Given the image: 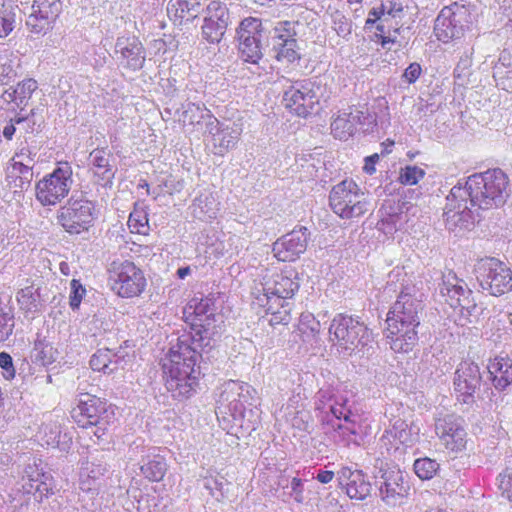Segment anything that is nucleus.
<instances>
[{
    "mask_svg": "<svg viewBox=\"0 0 512 512\" xmlns=\"http://www.w3.org/2000/svg\"><path fill=\"white\" fill-rule=\"evenodd\" d=\"M282 103L292 114L307 118L320 109L323 86L312 79L292 80L283 77Z\"/></svg>",
    "mask_w": 512,
    "mask_h": 512,
    "instance_id": "obj_5",
    "label": "nucleus"
},
{
    "mask_svg": "<svg viewBox=\"0 0 512 512\" xmlns=\"http://www.w3.org/2000/svg\"><path fill=\"white\" fill-rule=\"evenodd\" d=\"M474 273L479 286L492 296H501L512 290V271L500 260L493 257L480 259Z\"/></svg>",
    "mask_w": 512,
    "mask_h": 512,
    "instance_id": "obj_11",
    "label": "nucleus"
},
{
    "mask_svg": "<svg viewBox=\"0 0 512 512\" xmlns=\"http://www.w3.org/2000/svg\"><path fill=\"white\" fill-rule=\"evenodd\" d=\"M17 6H4L0 10V38L7 37L15 28Z\"/></svg>",
    "mask_w": 512,
    "mask_h": 512,
    "instance_id": "obj_54",
    "label": "nucleus"
},
{
    "mask_svg": "<svg viewBox=\"0 0 512 512\" xmlns=\"http://www.w3.org/2000/svg\"><path fill=\"white\" fill-rule=\"evenodd\" d=\"M62 11L61 0H34L26 26L33 34H46Z\"/></svg>",
    "mask_w": 512,
    "mask_h": 512,
    "instance_id": "obj_25",
    "label": "nucleus"
},
{
    "mask_svg": "<svg viewBox=\"0 0 512 512\" xmlns=\"http://www.w3.org/2000/svg\"><path fill=\"white\" fill-rule=\"evenodd\" d=\"M416 475L422 480L432 479L440 468L439 463L429 457L416 459L413 465Z\"/></svg>",
    "mask_w": 512,
    "mask_h": 512,
    "instance_id": "obj_53",
    "label": "nucleus"
},
{
    "mask_svg": "<svg viewBox=\"0 0 512 512\" xmlns=\"http://www.w3.org/2000/svg\"><path fill=\"white\" fill-rule=\"evenodd\" d=\"M401 292L396 302L388 312L386 322L388 326L395 328L402 324L406 327H418L420 324L419 313L423 309L422 301L412 295L401 284Z\"/></svg>",
    "mask_w": 512,
    "mask_h": 512,
    "instance_id": "obj_20",
    "label": "nucleus"
},
{
    "mask_svg": "<svg viewBox=\"0 0 512 512\" xmlns=\"http://www.w3.org/2000/svg\"><path fill=\"white\" fill-rule=\"evenodd\" d=\"M205 132L212 137L214 154L224 155L236 146L242 128L235 122H220L215 118L206 123Z\"/></svg>",
    "mask_w": 512,
    "mask_h": 512,
    "instance_id": "obj_26",
    "label": "nucleus"
},
{
    "mask_svg": "<svg viewBox=\"0 0 512 512\" xmlns=\"http://www.w3.org/2000/svg\"><path fill=\"white\" fill-rule=\"evenodd\" d=\"M20 309L25 313L36 314L42 311L45 300L39 286L30 285L20 289L16 295Z\"/></svg>",
    "mask_w": 512,
    "mask_h": 512,
    "instance_id": "obj_40",
    "label": "nucleus"
},
{
    "mask_svg": "<svg viewBox=\"0 0 512 512\" xmlns=\"http://www.w3.org/2000/svg\"><path fill=\"white\" fill-rule=\"evenodd\" d=\"M115 53L120 54L119 65L126 69L137 71L142 69L145 63V49L135 36L118 37L115 43Z\"/></svg>",
    "mask_w": 512,
    "mask_h": 512,
    "instance_id": "obj_30",
    "label": "nucleus"
},
{
    "mask_svg": "<svg viewBox=\"0 0 512 512\" xmlns=\"http://www.w3.org/2000/svg\"><path fill=\"white\" fill-rule=\"evenodd\" d=\"M375 486L379 491V497L392 506L405 497L410 488L401 470L395 467L380 469L375 475Z\"/></svg>",
    "mask_w": 512,
    "mask_h": 512,
    "instance_id": "obj_23",
    "label": "nucleus"
},
{
    "mask_svg": "<svg viewBox=\"0 0 512 512\" xmlns=\"http://www.w3.org/2000/svg\"><path fill=\"white\" fill-rule=\"evenodd\" d=\"M329 204L335 214L342 219H352L369 211V196L352 179H345L335 186L329 194Z\"/></svg>",
    "mask_w": 512,
    "mask_h": 512,
    "instance_id": "obj_8",
    "label": "nucleus"
},
{
    "mask_svg": "<svg viewBox=\"0 0 512 512\" xmlns=\"http://www.w3.org/2000/svg\"><path fill=\"white\" fill-rule=\"evenodd\" d=\"M229 10L219 1H211L204 10L203 24L201 26L202 39L210 44H218L230 24Z\"/></svg>",
    "mask_w": 512,
    "mask_h": 512,
    "instance_id": "obj_22",
    "label": "nucleus"
},
{
    "mask_svg": "<svg viewBox=\"0 0 512 512\" xmlns=\"http://www.w3.org/2000/svg\"><path fill=\"white\" fill-rule=\"evenodd\" d=\"M28 160L25 162L24 159L16 160L11 159V164L7 169L6 180L9 186L14 190V193H23L27 191L32 184L34 172H33V158L27 155Z\"/></svg>",
    "mask_w": 512,
    "mask_h": 512,
    "instance_id": "obj_31",
    "label": "nucleus"
},
{
    "mask_svg": "<svg viewBox=\"0 0 512 512\" xmlns=\"http://www.w3.org/2000/svg\"><path fill=\"white\" fill-rule=\"evenodd\" d=\"M298 22L283 21L270 28L267 44L277 61L292 64L301 59L300 48L296 39Z\"/></svg>",
    "mask_w": 512,
    "mask_h": 512,
    "instance_id": "obj_15",
    "label": "nucleus"
},
{
    "mask_svg": "<svg viewBox=\"0 0 512 512\" xmlns=\"http://www.w3.org/2000/svg\"><path fill=\"white\" fill-rule=\"evenodd\" d=\"M79 488L84 492L95 494L99 489V480L82 475L81 470Z\"/></svg>",
    "mask_w": 512,
    "mask_h": 512,
    "instance_id": "obj_64",
    "label": "nucleus"
},
{
    "mask_svg": "<svg viewBox=\"0 0 512 512\" xmlns=\"http://www.w3.org/2000/svg\"><path fill=\"white\" fill-rule=\"evenodd\" d=\"M270 28L263 25L258 18H245L236 30L238 49L244 61L258 63L264 52L269 49L267 34Z\"/></svg>",
    "mask_w": 512,
    "mask_h": 512,
    "instance_id": "obj_10",
    "label": "nucleus"
},
{
    "mask_svg": "<svg viewBox=\"0 0 512 512\" xmlns=\"http://www.w3.org/2000/svg\"><path fill=\"white\" fill-rule=\"evenodd\" d=\"M360 116L352 112L340 113L331 123L333 135L340 140H347L356 131Z\"/></svg>",
    "mask_w": 512,
    "mask_h": 512,
    "instance_id": "obj_43",
    "label": "nucleus"
},
{
    "mask_svg": "<svg viewBox=\"0 0 512 512\" xmlns=\"http://www.w3.org/2000/svg\"><path fill=\"white\" fill-rule=\"evenodd\" d=\"M419 432L418 427L409 425L405 420L399 418L394 421L391 429L386 431L384 437L389 438L388 436H390L405 446H412L418 441Z\"/></svg>",
    "mask_w": 512,
    "mask_h": 512,
    "instance_id": "obj_41",
    "label": "nucleus"
},
{
    "mask_svg": "<svg viewBox=\"0 0 512 512\" xmlns=\"http://www.w3.org/2000/svg\"><path fill=\"white\" fill-rule=\"evenodd\" d=\"M108 280L111 290L122 298L139 296L146 287L142 270L129 260L112 261Z\"/></svg>",
    "mask_w": 512,
    "mask_h": 512,
    "instance_id": "obj_12",
    "label": "nucleus"
},
{
    "mask_svg": "<svg viewBox=\"0 0 512 512\" xmlns=\"http://www.w3.org/2000/svg\"><path fill=\"white\" fill-rule=\"evenodd\" d=\"M110 158L111 154L103 148L94 149L89 155L93 175L102 186L111 185L115 177L116 170L110 164Z\"/></svg>",
    "mask_w": 512,
    "mask_h": 512,
    "instance_id": "obj_35",
    "label": "nucleus"
},
{
    "mask_svg": "<svg viewBox=\"0 0 512 512\" xmlns=\"http://www.w3.org/2000/svg\"><path fill=\"white\" fill-rule=\"evenodd\" d=\"M190 210L194 218L205 222L211 221L217 216L219 202L212 192L204 190L193 200Z\"/></svg>",
    "mask_w": 512,
    "mask_h": 512,
    "instance_id": "obj_38",
    "label": "nucleus"
},
{
    "mask_svg": "<svg viewBox=\"0 0 512 512\" xmlns=\"http://www.w3.org/2000/svg\"><path fill=\"white\" fill-rule=\"evenodd\" d=\"M95 218V204L83 198H70L57 212L58 223L67 233L75 235L88 231Z\"/></svg>",
    "mask_w": 512,
    "mask_h": 512,
    "instance_id": "obj_16",
    "label": "nucleus"
},
{
    "mask_svg": "<svg viewBox=\"0 0 512 512\" xmlns=\"http://www.w3.org/2000/svg\"><path fill=\"white\" fill-rule=\"evenodd\" d=\"M472 55L473 49H467L463 52V55L460 57L455 69H454V77L455 78H463L468 76L469 70L472 66Z\"/></svg>",
    "mask_w": 512,
    "mask_h": 512,
    "instance_id": "obj_59",
    "label": "nucleus"
},
{
    "mask_svg": "<svg viewBox=\"0 0 512 512\" xmlns=\"http://www.w3.org/2000/svg\"><path fill=\"white\" fill-rule=\"evenodd\" d=\"M510 192L509 178L500 168L475 173L466 179L464 185L458 183L454 186L456 197H466L472 207L480 209L504 205Z\"/></svg>",
    "mask_w": 512,
    "mask_h": 512,
    "instance_id": "obj_3",
    "label": "nucleus"
},
{
    "mask_svg": "<svg viewBox=\"0 0 512 512\" xmlns=\"http://www.w3.org/2000/svg\"><path fill=\"white\" fill-rule=\"evenodd\" d=\"M22 490L24 494H30L36 502H42L44 498L54 494L56 485L51 474L39 469L36 465H28L23 476Z\"/></svg>",
    "mask_w": 512,
    "mask_h": 512,
    "instance_id": "obj_28",
    "label": "nucleus"
},
{
    "mask_svg": "<svg viewBox=\"0 0 512 512\" xmlns=\"http://www.w3.org/2000/svg\"><path fill=\"white\" fill-rule=\"evenodd\" d=\"M498 488L503 497L512 501V467L504 469L497 477Z\"/></svg>",
    "mask_w": 512,
    "mask_h": 512,
    "instance_id": "obj_57",
    "label": "nucleus"
},
{
    "mask_svg": "<svg viewBox=\"0 0 512 512\" xmlns=\"http://www.w3.org/2000/svg\"><path fill=\"white\" fill-rule=\"evenodd\" d=\"M425 176V171L418 166L407 165L401 168L399 181L403 185H416Z\"/></svg>",
    "mask_w": 512,
    "mask_h": 512,
    "instance_id": "obj_56",
    "label": "nucleus"
},
{
    "mask_svg": "<svg viewBox=\"0 0 512 512\" xmlns=\"http://www.w3.org/2000/svg\"><path fill=\"white\" fill-rule=\"evenodd\" d=\"M329 333L338 351L350 356L360 348H364L373 341L372 331L351 315H336L330 326Z\"/></svg>",
    "mask_w": 512,
    "mask_h": 512,
    "instance_id": "obj_6",
    "label": "nucleus"
},
{
    "mask_svg": "<svg viewBox=\"0 0 512 512\" xmlns=\"http://www.w3.org/2000/svg\"><path fill=\"white\" fill-rule=\"evenodd\" d=\"M339 486L351 499L364 500L371 493V483L362 470L344 466L337 472Z\"/></svg>",
    "mask_w": 512,
    "mask_h": 512,
    "instance_id": "obj_29",
    "label": "nucleus"
},
{
    "mask_svg": "<svg viewBox=\"0 0 512 512\" xmlns=\"http://www.w3.org/2000/svg\"><path fill=\"white\" fill-rule=\"evenodd\" d=\"M439 292L450 307L459 309L460 320H464L461 325L477 322L484 311V308L476 303L473 292L466 282L459 279L453 271L443 275Z\"/></svg>",
    "mask_w": 512,
    "mask_h": 512,
    "instance_id": "obj_7",
    "label": "nucleus"
},
{
    "mask_svg": "<svg viewBox=\"0 0 512 512\" xmlns=\"http://www.w3.org/2000/svg\"><path fill=\"white\" fill-rule=\"evenodd\" d=\"M321 324L312 313H302L299 318L298 330L305 342L316 341Z\"/></svg>",
    "mask_w": 512,
    "mask_h": 512,
    "instance_id": "obj_50",
    "label": "nucleus"
},
{
    "mask_svg": "<svg viewBox=\"0 0 512 512\" xmlns=\"http://www.w3.org/2000/svg\"><path fill=\"white\" fill-rule=\"evenodd\" d=\"M216 117L204 104L188 102L182 105V112L179 120L184 124L198 125L202 121L211 122Z\"/></svg>",
    "mask_w": 512,
    "mask_h": 512,
    "instance_id": "obj_44",
    "label": "nucleus"
},
{
    "mask_svg": "<svg viewBox=\"0 0 512 512\" xmlns=\"http://www.w3.org/2000/svg\"><path fill=\"white\" fill-rule=\"evenodd\" d=\"M298 22L283 21L270 28L267 44L277 61L292 64L301 59L300 48L296 39Z\"/></svg>",
    "mask_w": 512,
    "mask_h": 512,
    "instance_id": "obj_14",
    "label": "nucleus"
},
{
    "mask_svg": "<svg viewBox=\"0 0 512 512\" xmlns=\"http://www.w3.org/2000/svg\"><path fill=\"white\" fill-rule=\"evenodd\" d=\"M0 367L3 370V376L7 380L15 377V367L11 355L7 352H0Z\"/></svg>",
    "mask_w": 512,
    "mask_h": 512,
    "instance_id": "obj_61",
    "label": "nucleus"
},
{
    "mask_svg": "<svg viewBox=\"0 0 512 512\" xmlns=\"http://www.w3.org/2000/svg\"><path fill=\"white\" fill-rule=\"evenodd\" d=\"M226 479L220 474L205 476L202 480L203 487L216 500L220 501L226 494Z\"/></svg>",
    "mask_w": 512,
    "mask_h": 512,
    "instance_id": "obj_52",
    "label": "nucleus"
},
{
    "mask_svg": "<svg viewBox=\"0 0 512 512\" xmlns=\"http://www.w3.org/2000/svg\"><path fill=\"white\" fill-rule=\"evenodd\" d=\"M37 89L38 83L35 79H24L16 87H10L2 92L0 95V106L12 105V110L19 108L22 111L28 105L29 100Z\"/></svg>",
    "mask_w": 512,
    "mask_h": 512,
    "instance_id": "obj_33",
    "label": "nucleus"
},
{
    "mask_svg": "<svg viewBox=\"0 0 512 512\" xmlns=\"http://www.w3.org/2000/svg\"><path fill=\"white\" fill-rule=\"evenodd\" d=\"M279 487L283 489V494L294 499L297 503H303L304 497V482L298 477L281 476L278 481Z\"/></svg>",
    "mask_w": 512,
    "mask_h": 512,
    "instance_id": "obj_51",
    "label": "nucleus"
},
{
    "mask_svg": "<svg viewBox=\"0 0 512 512\" xmlns=\"http://www.w3.org/2000/svg\"><path fill=\"white\" fill-rule=\"evenodd\" d=\"M220 305L213 294L200 299L193 298L183 311L184 319L190 331L182 335L190 336V347L197 349L212 348L224 332L223 316L218 312Z\"/></svg>",
    "mask_w": 512,
    "mask_h": 512,
    "instance_id": "obj_2",
    "label": "nucleus"
},
{
    "mask_svg": "<svg viewBox=\"0 0 512 512\" xmlns=\"http://www.w3.org/2000/svg\"><path fill=\"white\" fill-rule=\"evenodd\" d=\"M482 376L480 368L473 362H461L454 377V389L458 401L472 405L475 402V392L480 388Z\"/></svg>",
    "mask_w": 512,
    "mask_h": 512,
    "instance_id": "obj_24",
    "label": "nucleus"
},
{
    "mask_svg": "<svg viewBox=\"0 0 512 512\" xmlns=\"http://www.w3.org/2000/svg\"><path fill=\"white\" fill-rule=\"evenodd\" d=\"M30 357L32 362L41 366H48L56 361L57 350L45 338L38 336L34 342Z\"/></svg>",
    "mask_w": 512,
    "mask_h": 512,
    "instance_id": "obj_47",
    "label": "nucleus"
},
{
    "mask_svg": "<svg viewBox=\"0 0 512 512\" xmlns=\"http://www.w3.org/2000/svg\"><path fill=\"white\" fill-rule=\"evenodd\" d=\"M417 327H406L400 324L395 328L387 327L386 337L389 340L391 349L397 353H408L418 343Z\"/></svg>",
    "mask_w": 512,
    "mask_h": 512,
    "instance_id": "obj_34",
    "label": "nucleus"
},
{
    "mask_svg": "<svg viewBox=\"0 0 512 512\" xmlns=\"http://www.w3.org/2000/svg\"><path fill=\"white\" fill-rule=\"evenodd\" d=\"M72 167L68 162H61L58 166L35 185L36 199L43 206H52L65 198L71 190Z\"/></svg>",
    "mask_w": 512,
    "mask_h": 512,
    "instance_id": "obj_13",
    "label": "nucleus"
},
{
    "mask_svg": "<svg viewBox=\"0 0 512 512\" xmlns=\"http://www.w3.org/2000/svg\"><path fill=\"white\" fill-rule=\"evenodd\" d=\"M434 430L440 444L449 452L466 449L467 432L464 419L455 413L438 412L434 416Z\"/></svg>",
    "mask_w": 512,
    "mask_h": 512,
    "instance_id": "obj_17",
    "label": "nucleus"
},
{
    "mask_svg": "<svg viewBox=\"0 0 512 512\" xmlns=\"http://www.w3.org/2000/svg\"><path fill=\"white\" fill-rule=\"evenodd\" d=\"M129 226L133 228L139 234H146V228H148V219L144 215L140 217L137 213H131L128 220Z\"/></svg>",
    "mask_w": 512,
    "mask_h": 512,
    "instance_id": "obj_63",
    "label": "nucleus"
},
{
    "mask_svg": "<svg viewBox=\"0 0 512 512\" xmlns=\"http://www.w3.org/2000/svg\"><path fill=\"white\" fill-rule=\"evenodd\" d=\"M319 401L324 403V400L331 402L329 409L332 415L337 420H343V423L333 424L335 430H340L344 435H352L356 437L359 434L360 429V416L354 413L351 409L349 400L341 395L334 394L329 389H320L318 392Z\"/></svg>",
    "mask_w": 512,
    "mask_h": 512,
    "instance_id": "obj_19",
    "label": "nucleus"
},
{
    "mask_svg": "<svg viewBox=\"0 0 512 512\" xmlns=\"http://www.w3.org/2000/svg\"><path fill=\"white\" fill-rule=\"evenodd\" d=\"M470 13L464 5L454 3L444 7L434 23V33L439 41L448 43L460 38L469 23Z\"/></svg>",
    "mask_w": 512,
    "mask_h": 512,
    "instance_id": "obj_18",
    "label": "nucleus"
},
{
    "mask_svg": "<svg viewBox=\"0 0 512 512\" xmlns=\"http://www.w3.org/2000/svg\"><path fill=\"white\" fill-rule=\"evenodd\" d=\"M69 305L72 310H77L83 297L86 295V289L79 280L73 279L70 283Z\"/></svg>",
    "mask_w": 512,
    "mask_h": 512,
    "instance_id": "obj_58",
    "label": "nucleus"
},
{
    "mask_svg": "<svg viewBox=\"0 0 512 512\" xmlns=\"http://www.w3.org/2000/svg\"><path fill=\"white\" fill-rule=\"evenodd\" d=\"M124 363V355L108 348L97 350L90 359L91 368L105 374H111L120 368L123 369Z\"/></svg>",
    "mask_w": 512,
    "mask_h": 512,
    "instance_id": "obj_36",
    "label": "nucleus"
},
{
    "mask_svg": "<svg viewBox=\"0 0 512 512\" xmlns=\"http://www.w3.org/2000/svg\"><path fill=\"white\" fill-rule=\"evenodd\" d=\"M82 475L100 480L108 470L106 455L97 451L90 453L81 466Z\"/></svg>",
    "mask_w": 512,
    "mask_h": 512,
    "instance_id": "obj_46",
    "label": "nucleus"
},
{
    "mask_svg": "<svg viewBox=\"0 0 512 512\" xmlns=\"http://www.w3.org/2000/svg\"><path fill=\"white\" fill-rule=\"evenodd\" d=\"M71 416L82 428L95 427L94 436L100 440L114 419L107 402L89 393L80 394Z\"/></svg>",
    "mask_w": 512,
    "mask_h": 512,
    "instance_id": "obj_9",
    "label": "nucleus"
},
{
    "mask_svg": "<svg viewBox=\"0 0 512 512\" xmlns=\"http://www.w3.org/2000/svg\"><path fill=\"white\" fill-rule=\"evenodd\" d=\"M201 4L198 0H170L167 5V15L171 20L190 21L197 17Z\"/></svg>",
    "mask_w": 512,
    "mask_h": 512,
    "instance_id": "obj_39",
    "label": "nucleus"
},
{
    "mask_svg": "<svg viewBox=\"0 0 512 512\" xmlns=\"http://www.w3.org/2000/svg\"><path fill=\"white\" fill-rule=\"evenodd\" d=\"M14 326L12 298L10 295L0 294V342L6 341L12 335Z\"/></svg>",
    "mask_w": 512,
    "mask_h": 512,
    "instance_id": "obj_42",
    "label": "nucleus"
},
{
    "mask_svg": "<svg viewBox=\"0 0 512 512\" xmlns=\"http://www.w3.org/2000/svg\"><path fill=\"white\" fill-rule=\"evenodd\" d=\"M238 397H242L244 402H249V405H256L258 401L257 391L251 385L230 380L221 387L216 409H226Z\"/></svg>",
    "mask_w": 512,
    "mask_h": 512,
    "instance_id": "obj_32",
    "label": "nucleus"
},
{
    "mask_svg": "<svg viewBox=\"0 0 512 512\" xmlns=\"http://www.w3.org/2000/svg\"><path fill=\"white\" fill-rule=\"evenodd\" d=\"M491 381L497 391H504L512 385V360L496 357L487 366Z\"/></svg>",
    "mask_w": 512,
    "mask_h": 512,
    "instance_id": "obj_37",
    "label": "nucleus"
},
{
    "mask_svg": "<svg viewBox=\"0 0 512 512\" xmlns=\"http://www.w3.org/2000/svg\"><path fill=\"white\" fill-rule=\"evenodd\" d=\"M249 402L242 401V397H238L226 409H216L218 418L222 417L224 420L232 422L234 426L244 427V418L247 407H251Z\"/></svg>",
    "mask_w": 512,
    "mask_h": 512,
    "instance_id": "obj_49",
    "label": "nucleus"
},
{
    "mask_svg": "<svg viewBox=\"0 0 512 512\" xmlns=\"http://www.w3.org/2000/svg\"><path fill=\"white\" fill-rule=\"evenodd\" d=\"M140 470L146 479L158 482L161 481L166 474L167 463L165 458L159 454L147 455L143 459Z\"/></svg>",
    "mask_w": 512,
    "mask_h": 512,
    "instance_id": "obj_45",
    "label": "nucleus"
},
{
    "mask_svg": "<svg viewBox=\"0 0 512 512\" xmlns=\"http://www.w3.org/2000/svg\"><path fill=\"white\" fill-rule=\"evenodd\" d=\"M191 339L188 335H180L170 348L169 366L164 365L165 387L179 401L192 396L200 375L197 362L201 355L197 347L189 346Z\"/></svg>",
    "mask_w": 512,
    "mask_h": 512,
    "instance_id": "obj_1",
    "label": "nucleus"
},
{
    "mask_svg": "<svg viewBox=\"0 0 512 512\" xmlns=\"http://www.w3.org/2000/svg\"><path fill=\"white\" fill-rule=\"evenodd\" d=\"M297 272L293 269L265 277L260 284L262 294L256 296V303L270 314L271 325L288 324L292 303L289 301L299 289Z\"/></svg>",
    "mask_w": 512,
    "mask_h": 512,
    "instance_id": "obj_4",
    "label": "nucleus"
},
{
    "mask_svg": "<svg viewBox=\"0 0 512 512\" xmlns=\"http://www.w3.org/2000/svg\"><path fill=\"white\" fill-rule=\"evenodd\" d=\"M383 210L386 211V208L380 209V212L382 213L380 224L382 225L383 229L387 232L396 230V224L400 218V213L396 211L384 213Z\"/></svg>",
    "mask_w": 512,
    "mask_h": 512,
    "instance_id": "obj_62",
    "label": "nucleus"
},
{
    "mask_svg": "<svg viewBox=\"0 0 512 512\" xmlns=\"http://www.w3.org/2000/svg\"><path fill=\"white\" fill-rule=\"evenodd\" d=\"M493 78L501 89L512 92V68L501 71V67L493 70Z\"/></svg>",
    "mask_w": 512,
    "mask_h": 512,
    "instance_id": "obj_60",
    "label": "nucleus"
},
{
    "mask_svg": "<svg viewBox=\"0 0 512 512\" xmlns=\"http://www.w3.org/2000/svg\"><path fill=\"white\" fill-rule=\"evenodd\" d=\"M453 194L454 187L446 198L447 203L443 213L446 228L450 231L469 229L474 224L473 212L467 205L469 199L456 197Z\"/></svg>",
    "mask_w": 512,
    "mask_h": 512,
    "instance_id": "obj_27",
    "label": "nucleus"
},
{
    "mask_svg": "<svg viewBox=\"0 0 512 512\" xmlns=\"http://www.w3.org/2000/svg\"><path fill=\"white\" fill-rule=\"evenodd\" d=\"M333 29L339 37L348 39L352 32V23L341 11L331 14Z\"/></svg>",
    "mask_w": 512,
    "mask_h": 512,
    "instance_id": "obj_55",
    "label": "nucleus"
},
{
    "mask_svg": "<svg viewBox=\"0 0 512 512\" xmlns=\"http://www.w3.org/2000/svg\"><path fill=\"white\" fill-rule=\"evenodd\" d=\"M311 240V232L305 226L294 228L278 238L272 246L274 256L282 262H294L305 253Z\"/></svg>",
    "mask_w": 512,
    "mask_h": 512,
    "instance_id": "obj_21",
    "label": "nucleus"
},
{
    "mask_svg": "<svg viewBox=\"0 0 512 512\" xmlns=\"http://www.w3.org/2000/svg\"><path fill=\"white\" fill-rule=\"evenodd\" d=\"M39 108H33L24 116H15L14 121L18 126L20 135L26 138L28 134L39 133L44 124V118L38 113Z\"/></svg>",
    "mask_w": 512,
    "mask_h": 512,
    "instance_id": "obj_48",
    "label": "nucleus"
}]
</instances>
